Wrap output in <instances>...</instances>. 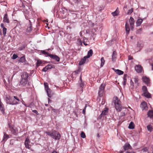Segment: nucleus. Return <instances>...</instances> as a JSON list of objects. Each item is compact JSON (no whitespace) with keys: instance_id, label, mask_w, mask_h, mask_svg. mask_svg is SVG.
<instances>
[{"instance_id":"0e129e2a","label":"nucleus","mask_w":153,"mask_h":153,"mask_svg":"<svg viewBox=\"0 0 153 153\" xmlns=\"http://www.w3.org/2000/svg\"><path fill=\"white\" fill-rule=\"evenodd\" d=\"M52 153H57V152H56V151H53V152H52Z\"/></svg>"},{"instance_id":"37998d69","label":"nucleus","mask_w":153,"mask_h":153,"mask_svg":"<svg viewBox=\"0 0 153 153\" xmlns=\"http://www.w3.org/2000/svg\"><path fill=\"white\" fill-rule=\"evenodd\" d=\"M142 90H143V93L147 91V88L145 86H143V87Z\"/></svg>"},{"instance_id":"49530a36","label":"nucleus","mask_w":153,"mask_h":153,"mask_svg":"<svg viewBox=\"0 0 153 153\" xmlns=\"http://www.w3.org/2000/svg\"><path fill=\"white\" fill-rule=\"evenodd\" d=\"M130 86L132 88L134 87V83L132 80H131L130 81Z\"/></svg>"},{"instance_id":"bf43d9fd","label":"nucleus","mask_w":153,"mask_h":153,"mask_svg":"<svg viewBox=\"0 0 153 153\" xmlns=\"http://www.w3.org/2000/svg\"><path fill=\"white\" fill-rule=\"evenodd\" d=\"M1 28H3L5 27L4 26V25L3 23H1Z\"/></svg>"},{"instance_id":"69168bd1","label":"nucleus","mask_w":153,"mask_h":153,"mask_svg":"<svg viewBox=\"0 0 153 153\" xmlns=\"http://www.w3.org/2000/svg\"><path fill=\"white\" fill-rule=\"evenodd\" d=\"M128 153H135L134 152H128Z\"/></svg>"},{"instance_id":"4468645a","label":"nucleus","mask_w":153,"mask_h":153,"mask_svg":"<svg viewBox=\"0 0 153 153\" xmlns=\"http://www.w3.org/2000/svg\"><path fill=\"white\" fill-rule=\"evenodd\" d=\"M29 139L27 138L25 140V144L26 148L30 149V148L31 146L30 145H29Z\"/></svg>"},{"instance_id":"dca6fc26","label":"nucleus","mask_w":153,"mask_h":153,"mask_svg":"<svg viewBox=\"0 0 153 153\" xmlns=\"http://www.w3.org/2000/svg\"><path fill=\"white\" fill-rule=\"evenodd\" d=\"M46 91L47 93L48 96V97H51L53 94V92L52 91H51L50 89H49L48 90H47Z\"/></svg>"},{"instance_id":"ea45409f","label":"nucleus","mask_w":153,"mask_h":153,"mask_svg":"<svg viewBox=\"0 0 153 153\" xmlns=\"http://www.w3.org/2000/svg\"><path fill=\"white\" fill-rule=\"evenodd\" d=\"M11 131L12 133L14 134H16L17 133V132L13 128H11Z\"/></svg>"},{"instance_id":"4d7b16f0","label":"nucleus","mask_w":153,"mask_h":153,"mask_svg":"<svg viewBox=\"0 0 153 153\" xmlns=\"http://www.w3.org/2000/svg\"><path fill=\"white\" fill-rule=\"evenodd\" d=\"M32 111L33 112L36 113L37 115H38L39 114V113L38 112V111L36 110H33Z\"/></svg>"},{"instance_id":"bb28decb","label":"nucleus","mask_w":153,"mask_h":153,"mask_svg":"<svg viewBox=\"0 0 153 153\" xmlns=\"http://www.w3.org/2000/svg\"><path fill=\"white\" fill-rule=\"evenodd\" d=\"M45 133H46V134L49 135L50 136L52 137V136H53V135L55 134V131H52V132H46Z\"/></svg>"},{"instance_id":"f257e3e1","label":"nucleus","mask_w":153,"mask_h":153,"mask_svg":"<svg viewBox=\"0 0 153 153\" xmlns=\"http://www.w3.org/2000/svg\"><path fill=\"white\" fill-rule=\"evenodd\" d=\"M29 74L26 72H23L21 75L22 79L19 82V85L22 87H27L30 85L28 79Z\"/></svg>"},{"instance_id":"c9c22d12","label":"nucleus","mask_w":153,"mask_h":153,"mask_svg":"<svg viewBox=\"0 0 153 153\" xmlns=\"http://www.w3.org/2000/svg\"><path fill=\"white\" fill-rule=\"evenodd\" d=\"M42 63V62L40 60H38L37 61V62L36 63V65L37 66H39Z\"/></svg>"},{"instance_id":"c85d7f7f","label":"nucleus","mask_w":153,"mask_h":153,"mask_svg":"<svg viewBox=\"0 0 153 153\" xmlns=\"http://www.w3.org/2000/svg\"><path fill=\"white\" fill-rule=\"evenodd\" d=\"M116 52L115 51H114L113 52L112 55V60L113 61H114L116 58Z\"/></svg>"},{"instance_id":"ddd939ff","label":"nucleus","mask_w":153,"mask_h":153,"mask_svg":"<svg viewBox=\"0 0 153 153\" xmlns=\"http://www.w3.org/2000/svg\"><path fill=\"white\" fill-rule=\"evenodd\" d=\"M80 0H69L72 5H78Z\"/></svg>"},{"instance_id":"c756f323","label":"nucleus","mask_w":153,"mask_h":153,"mask_svg":"<svg viewBox=\"0 0 153 153\" xmlns=\"http://www.w3.org/2000/svg\"><path fill=\"white\" fill-rule=\"evenodd\" d=\"M41 52L43 54L45 55V56L46 57L49 56L50 55V54L48 53L45 52V51H41Z\"/></svg>"},{"instance_id":"b1692460","label":"nucleus","mask_w":153,"mask_h":153,"mask_svg":"<svg viewBox=\"0 0 153 153\" xmlns=\"http://www.w3.org/2000/svg\"><path fill=\"white\" fill-rule=\"evenodd\" d=\"M143 94L144 96L147 98H149L151 97V94L148 91L144 92Z\"/></svg>"},{"instance_id":"7ed1b4c3","label":"nucleus","mask_w":153,"mask_h":153,"mask_svg":"<svg viewBox=\"0 0 153 153\" xmlns=\"http://www.w3.org/2000/svg\"><path fill=\"white\" fill-rule=\"evenodd\" d=\"M113 102L115 105L116 110L118 112L120 111L122 108H121V105H120V101L117 97L114 98Z\"/></svg>"},{"instance_id":"13d9d810","label":"nucleus","mask_w":153,"mask_h":153,"mask_svg":"<svg viewBox=\"0 0 153 153\" xmlns=\"http://www.w3.org/2000/svg\"><path fill=\"white\" fill-rule=\"evenodd\" d=\"M133 59V58L132 56H128V59L129 60H130L131 59Z\"/></svg>"},{"instance_id":"5701e85b","label":"nucleus","mask_w":153,"mask_h":153,"mask_svg":"<svg viewBox=\"0 0 153 153\" xmlns=\"http://www.w3.org/2000/svg\"><path fill=\"white\" fill-rule=\"evenodd\" d=\"M119 13V10L118 8L114 12L112 13V14L113 16H117Z\"/></svg>"},{"instance_id":"423d86ee","label":"nucleus","mask_w":153,"mask_h":153,"mask_svg":"<svg viewBox=\"0 0 153 153\" xmlns=\"http://www.w3.org/2000/svg\"><path fill=\"white\" fill-rule=\"evenodd\" d=\"M135 69L138 73H141L142 70V68L140 65H136L135 66Z\"/></svg>"},{"instance_id":"2f4dec72","label":"nucleus","mask_w":153,"mask_h":153,"mask_svg":"<svg viewBox=\"0 0 153 153\" xmlns=\"http://www.w3.org/2000/svg\"><path fill=\"white\" fill-rule=\"evenodd\" d=\"M101 67H102L105 63V61L103 57H102L101 59Z\"/></svg>"},{"instance_id":"473e14b6","label":"nucleus","mask_w":153,"mask_h":153,"mask_svg":"<svg viewBox=\"0 0 153 153\" xmlns=\"http://www.w3.org/2000/svg\"><path fill=\"white\" fill-rule=\"evenodd\" d=\"M137 47L139 48V49L140 50L142 48L143 45L139 42H138L137 44Z\"/></svg>"},{"instance_id":"c03bdc74","label":"nucleus","mask_w":153,"mask_h":153,"mask_svg":"<svg viewBox=\"0 0 153 153\" xmlns=\"http://www.w3.org/2000/svg\"><path fill=\"white\" fill-rule=\"evenodd\" d=\"M7 31V29L5 27H4L3 28V33L4 35H5Z\"/></svg>"},{"instance_id":"e2e57ef3","label":"nucleus","mask_w":153,"mask_h":153,"mask_svg":"<svg viewBox=\"0 0 153 153\" xmlns=\"http://www.w3.org/2000/svg\"><path fill=\"white\" fill-rule=\"evenodd\" d=\"M19 50L20 51H21V50H22V49L21 48H19Z\"/></svg>"},{"instance_id":"5fc2aeb1","label":"nucleus","mask_w":153,"mask_h":153,"mask_svg":"<svg viewBox=\"0 0 153 153\" xmlns=\"http://www.w3.org/2000/svg\"><path fill=\"white\" fill-rule=\"evenodd\" d=\"M48 70V69H47V68L46 66L45 67H44L42 69V71L45 72H46Z\"/></svg>"},{"instance_id":"79ce46f5","label":"nucleus","mask_w":153,"mask_h":153,"mask_svg":"<svg viewBox=\"0 0 153 153\" xmlns=\"http://www.w3.org/2000/svg\"><path fill=\"white\" fill-rule=\"evenodd\" d=\"M142 30V28H140L136 32V34H140L141 33Z\"/></svg>"},{"instance_id":"f3484780","label":"nucleus","mask_w":153,"mask_h":153,"mask_svg":"<svg viewBox=\"0 0 153 153\" xmlns=\"http://www.w3.org/2000/svg\"><path fill=\"white\" fill-rule=\"evenodd\" d=\"M112 69L117 74L119 75H122L123 74V72L120 70L118 69H115L114 68H113Z\"/></svg>"},{"instance_id":"a211bd4d","label":"nucleus","mask_w":153,"mask_h":153,"mask_svg":"<svg viewBox=\"0 0 153 153\" xmlns=\"http://www.w3.org/2000/svg\"><path fill=\"white\" fill-rule=\"evenodd\" d=\"M124 149L125 150H128L131 148L130 145L128 143H126L123 146Z\"/></svg>"},{"instance_id":"20e7f679","label":"nucleus","mask_w":153,"mask_h":153,"mask_svg":"<svg viewBox=\"0 0 153 153\" xmlns=\"http://www.w3.org/2000/svg\"><path fill=\"white\" fill-rule=\"evenodd\" d=\"M105 86V85L103 84H102L100 86L98 92V94L100 96V97L102 96V94L104 91Z\"/></svg>"},{"instance_id":"412c9836","label":"nucleus","mask_w":153,"mask_h":153,"mask_svg":"<svg viewBox=\"0 0 153 153\" xmlns=\"http://www.w3.org/2000/svg\"><path fill=\"white\" fill-rule=\"evenodd\" d=\"M87 57H85V56L84 58L82 59L80 62H79V65H83L85 62L86 61V59H87Z\"/></svg>"},{"instance_id":"de8ad7c7","label":"nucleus","mask_w":153,"mask_h":153,"mask_svg":"<svg viewBox=\"0 0 153 153\" xmlns=\"http://www.w3.org/2000/svg\"><path fill=\"white\" fill-rule=\"evenodd\" d=\"M81 137L82 138H85L86 137L85 133L83 132H82L81 134Z\"/></svg>"},{"instance_id":"f8f14e48","label":"nucleus","mask_w":153,"mask_h":153,"mask_svg":"<svg viewBox=\"0 0 153 153\" xmlns=\"http://www.w3.org/2000/svg\"><path fill=\"white\" fill-rule=\"evenodd\" d=\"M3 21L4 23H9V20L7 14H5L4 15Z\"/></svg>"},{"instance_id":"a878e982","label":"nucleus","mask_w":153,"mask_h":153,"mask_svg":"<svg viewBox=\"0 0 153 153\" xmlns=\"http://www.w3.org/2000/svg\"><path fill=\"white\" fill-rule=\"evenodd\" d=\"M147 114L148 116L150 117H153V110L149 111L148 112Z\"/></svg>"},{"instance_id":"6e6552de","label":"nucleus","mask_w":153,"mask_h":153,"mask_svg":"<svg viewBox=\"0 0 153 153\" xmlns=\"http://www.w3.org/2000/svg\"><path fill=\"white\" fill-rule=\"evenodd\" d=\"M49 57L52 59L55 60L57 62H59V61L60 58L58 56L56 55L50 54Z\"/></svg>"},{"instance_id":"603ef678","label":"nucleus","mask_w":153,"mask_h":153,"mask_svg":"<svg viewBox=\"0 0 153 153\" xmlns=\"http://www.w3.org/2000/svg\"><path fill=\"white\" fill-rule=\"evenodd\" d=\"M17 57H18V56L15 54H14L13 55L12 58L13 59H15L16 58H17Z\"/></svg>"},{"instance_id":"3c124183","label":"nucleus","mask_w":153,"mask_h":153,"mask_svg":"<svg viewBox=\"0 0 153 153\" xmlns=\"http://www.w3.org/2000/svg\"><path fill=\"white\" fill-rule=\"evenodd\" d=\"M133 10L132 9H131V10H128L127 13L128 14H130L133 11Z\"/></svg>"},{"instance_id":"9d476101","label":"nucleus","mask_w":153,"mask_h":153,"mask_svg":"<svg viewBox=\"0 0 153 153\" xmlns=\"http://www.w3.org/2000/svg\"><path fill=\"white\" fill-rule=\"evenodd\" d=\"M125 29L126 33L127 34H128L130 30V28L129 27V24L128 22H126L125 25Z\"/></svg>"},{"instance_id":"4be33fe9","label":"nucleus","mask_w":153,"mask_h":153,"mask_svg":"<svg viewBox=\"0 0 153 153\" xmlns=\"http://www.w3.org/2000/svg\"><path fill=\"white\" fill-rule=\"evenodd\" d=\"M29 21L30 22V26L27 29L26 32L27 33H30L32 30V26L31 24V21L30 20Z\"/></svg>"},{"instance_id":"6e6d98bb","label":"nucleus","mask_w":153,"mask_h":153,"mask_svg":"<svg viewBox=\"0 0 153 153\" xmlns=\"http://www.w3.org/2000/svg\"><path fill=\"white\" fill-rule=\"evenodd\" d=\"M78 41L79 42L80 45H82V42L81 40L80 39H78Z\"/></svg>"},{"instance_id":"0eeeda50","label":"nucleus","mask_w":153,"mask_h":153,"mask_svg":"<svg viewBox=\"0 0 153 153\" xmlns=\"http://www.w3.org/2000/svg\"><path fill=\"white\" fill-rule=\"evenodd\" d=\"M55 133H54L55 134L52 136V137L55 140H59L61 137L60 134L58 132L56 131H55Z\"/></svg>"},{"instance_id":"864d4df0","label":"nucleus","mask_w":153,"mask_h":153,"mask_svg":"<svg viewBox=\"0 0 153 153\" xmlns=\"http://www.w3.org/2000/svg\"><path fill=\"white\" fill-rule=\"evenodd\" d=\"M87 107V105L86 104L85 105V107L83 109V110H82V113L84 114H85L86 108Z\"/></svg>"},{"instance_id":"09e8293b","label":"nucleus","mask_w":153,"mask_h":153,"mask_svg":"<svg viewBox=\"0 0 153 153\" xmlns=\"http://www.w3.org/2000/svg\"><path fill=\"white\" fill-rule=\"evenodd\" d=\"M107 112V110H105L102 111L101 114H103L104 115H105L106 114Z\"/></svg>"},{"instance_id":"72a5a7b5","label":"nucleus","mask_w":153,"mask_h":153,"mask_svg":"<svg viewBox=\"0 0 153 153\" xmlns=\"http://www.w3.org/2000/svg\"><path fill=\"white\" fill-rule=\"evenodd\" d=\"M8 135L6 134H4V136L3 139L2 141H5L8 138Z\"/></svg>"},{"instance_id":"774afa93","label":"nucleus","mask_w":153,"mask_h":153,"mask_svg":"<svg viewBox=\"0 0 153 153\" xmlns=\"http://www.w3.org/2000/svg\"><path fill=\"white\" fill-rule=\"evenodd\" d=\"M55 86L56 87V88H59V87H58L57 86H56V85H55Z\"/></svg>"},{"instance_id":"8fccbe9b","label":"nucleus","mask_w":153,"mask_h":153,"mask_svg":"<svg viewBox=\"0 0 153 153\" xmlns=\"http://www.w3.org/2000/svg\"><path fill=\"white\" fill-rule=\"evenodd\" d=\"M13 98H14L15 100L17 101V102H18L19 103L20 102V100L17 97L14 96L13 97Z\"/></svg>"},{"instance_id":"052dcab7","label":"nucleus","mask_w":153,"mask_h":153,"mask_svg":"<svg viewBox=\"0 0 153 153\" xmlns=\"http://www.w3.org/2000/svg\"><path fill=\"white\" fill-rule=\"evenodd\" d=\"M83 44H84L85 45H88V44L86 43H85V41H83Z\"/></svg>"},{"instance_id":"f704fd0d","label":"nucleus","mask_w":153,"mask_h":153,"mask_svg":"<svg viewBox=\"0 0 153 153\" xmlns=\"http://www.w3.org/2000/svg\"><path fill=\"white\" fill-rule=\"evenodd\" d=\"M25 61V57L24 56L20 58L19 60V61L22 62H24Z\"/></svg>"},{"instance_id":"338daca9","label":"nucleus","mask_w":153,"mask_h":153,"mask_svg":"<svg viewBox=\"0 0 153 153\" xmlns=\"http://www.w3.org/2000/svg\"><path fill=\"white\" fill-rule=\"evenodd\" d=\"M80 34L81 36H82V33H81V32L80 33Z\"/></svg>"},{"instance_id":"2eb2a0df","label":"nucleus","mask_w":153,"mask_h":153,"mask_svg":"<svg viewBox=\"0 0 153 153\" xmlns=\"http://www.w3.org/2000/svg\"><path fill=\"white\" fill-rule=\"evenodd\" d=\"M0 110L2 113H4V105L1 102V99H0Z\"/></svg>"},{"instance_id":"4c0bfd02","label":"nucleus","mask_w":153,"mask_h":153,"mask_svg":"<svg viewBox=\"0 0 153 153\" xmlns=\"http://www.w3.org/2000/svg\"><path fill=\"white\" fill-rule=\"evenodd\" d=\"M80 82H81L80 83V84L79 86L80 87L82 88H83V87L84 86V82H82L81 76H80Z\"/></svg>"},{"instance_id":"58836bf2","label":"nucleus","mask_w":153,"mask_h":153,"mask_svg":"<svg viewBox=\"0 0 153 153\" xmlns=\"http://www.w3.org/2000/svg\"><path fill=\"white\" fill-rule=\"evenodd\" d=\"M149 62L152 66V70H153V57L150 60Z\"/></svg>"},{"instance_id":"aec40b11","label":"nucleus","mask_w":153,"mask_h":153,"mask_svg":"<svg viewBox=\"0 0 153 153\" xmlns=\"http://www.w3.org/2000/svg\"><path fill=\"white\" fill-rule=\"evenodd\" d=\"M143 20L141 19H138L136 22V26L138 27L140 26L142 23Z\"/></svg>"},{"instance_id":"393cba45","label":"nucleus","mask_w":153,"mask_h":153,"mask_svg":"<svg viewBox=\"0 0 153 153\" xmlns=\"http://www.w3.org/2000/svg\"><path fill=\"white\" fill-rule=\"evenodd\" d=\"M134 125L132 122H131L129 125L128 128L129 129H133L134 128Z\"/></svg>"},{"instance_id":"1a4fd4ad","label":"nucleus","mask_w":153,"mask_h":153,"mask_svg":"<svg viewBox=\"0 0 153 153\" xmlns=\"http://www.w3.org/2000/svg\"><path fill=\"white\" fill-rule=\"evenodd\" d=\"M143 81L147 85L150 83V80L146 76H143L142 78Z\"/></svg>"},{"instance_id":"f03ea898","label":"nucleus","mask_w":153,"mask_h":153,"mask_svg":"<svg viewBox=\"0 0 153 153\" xmlns=\"http://www.w3.org/2000/svg\"><path fill=\"white\" fill-rule=\"evenodd\" d=\"M5 100L7 104L10 105H14L19 103L13 98L8 96H6Z\"/></svg>"},{"instance_id":"680f3d73","label":"nucleus","mask_w":153,"mask_h":153,"mask_svg":"<svg viewBox=\"0 0 153 153\" xmlns=\"http://www.w3.org/2000/svg\"><path fill=\"white\" fill-rule=\"evenodd\" d=\"M127 5H125L124 7V8H127Z\"/></svg>"},{"instance_id":"9b49d317","label":"nucleus","mask_w":153,"mask_h":153,"mask_svg":"<svg viewBox=\"0 0 153 153\" xmlns=\"http://www.w3.org/2000/svg\"><path fill=\"white\" fill-rule=\"evenodd\" d=\"M140 107L143 110H146L147 108L146 103L145 102H143L141 103Z\"/></svg>"},{"instance_id":"7c9ffc66","label":"nucleus","mask_w":153,"mask_h":153,"mask_svg":"<svg viewBox=\"0 0 153 153\" xmlns=\"http://www.w3.org/2000/svg\"><path fill=\"white\" fill-rule=\"evenodd\" d=\"M126 76L125 75L123 77V85L124 86H125L126 84V82L127 81L126 79Z\"/></svg>"},{"instance_id":"a18cd8bd","label":"nucleus","mask_w":153,"mask_h":153,"mask_svg":"<svg viewBox=\"0 0 153 153\" xmlns=\"http://www.w3.org/2000/svg\"><path fill=\"white\" fill-rule=\"evenodd\" d=\"M47 69H51L53 67V65L51 64H48L47 66H46Z\"/></svg>"},{"instance_id":"39448f33","label":"nucleus","mask_w":153,"mask_h":153,"mask_svg":"<svg viewBox=\"0 0 153 153\" xmlns=\"http://www.w3.org/2000/svg\"><path fill=\"white\" fill-rule=\"evenodd\" d=\"M134 22V18L132 17H131L130 19H129L128 22L130 25V29L131 30H133Z\"/></svg>"},{"instance_id":"e433bc0d","label":"nucleus","mask_w":153,"mask_h":153,"mask_svg":"<svg viewBox=\"0 0 153 153\" xmlns=\"http://www.w3.org/2000/svg\"><path fill=\"white\" fill-rule=\"evenodd\" d=\"M147 128L148 131H152V126L151 125H148L147 126Z\"/></svg>"},{"instance_id":"6ab92c4d","label":"nucleus","mask_w":153,"mask_h":153,"mask_svg":"<svg viewBox=\"0 0 153 153\" xmlns=\"http://www.w3.org/2000/svg\"><path fill=\"white\" fill-rule=\"evenodd\" d=\"M93 54V51L92 49H90L88 52L87 55L85 56V57L87 58H89Z\"/></svg>"},{"instance_id":"cd10ccee","label":"nucleus","mask_w":153,"mask_h":153,"mask_svg":"<svg viewBox=\"0 0 153 153\" xmlns=\"http://www.w3.org/2000/svg\"><path fill=\"white\" fill-rule=\"evenodd\" d=\"M133 80L135 84L137 86L139 84L138 82V78L135 77L133 78Z\"/></svg>"},{"instance_id":"a19ab883","label":"nucleus","mask_w":153,"mask_h":153,"mask_svg":"<svg viewBox=\"0 0 153 153\" xmlns=\"http://www.w3.org/2000/svg\"><path fill=\"white\" fill-rule=\"evenodd\" d=\"M44 85L45 86V89L46 91L49 89L48 88V84L47 83H45Z\"/></svg>"}]
</instances>
